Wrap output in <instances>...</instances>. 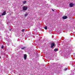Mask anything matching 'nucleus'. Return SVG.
<instances>
[{"label": "nucleus", "instance_id": "8", "mask_svg": "<svg viewBox=\"0 0 75 75\" xmlns=\"http://www.w3.org/2000/svg\"><path fill=\"white\" fill-rule=\"evenodd\" d=\"M27 3V2L25 1H24L23 2V4H25V3Z\"/></svg>", "mask_w": 75, "mask_h": 75}, {"label": "nucleus", "instance_id": "11", "mask_svg": "<svg viewBox=\"0 0 75 75\" xmlns=\"http://www.w3.org/2000/svg\"><path fill=\"white\" fill-rule=\"evenodd\" d=\"M25 31V30L24 29H23L22 30V32H24V31Z\"/></svg>", "mask_w": 75, "mask_h": 75}, {"label": "nucleus", "instance_id": "13", "mask_svg": "<svg viewBox=\"0 0 75 75\" xmlns=\"http://www.w3.org/2000/svg\"><path fill=\"white\" fill-rule=\"evenodd\" d=\"M64 71H67V68H66L64 69Z\"/></svg>", "mask_w": 75, "mask_h": 75}, {"label": "nucleus", "instance_id": "1", "mask_svg": "<svg viewBox=\"0 0 75 75\" xmlns=\"http://www.w3.org/2000/svg\"><path fill=\"white\" fill-rule=\"evenodd\" d=\"M27 10V6H23V10L25 11Z\"/></svg>", "mask_w": 75, "mask_h": 75}, {"label": "nucleus", "instance_id": "18", "mask_svg": "<svg viewBox=\"0 0 75 75\" xmlns=\"http://www.w3.org/2000/svg\"><path fill=\"white\" fill-rule=\"evenodd\" d=\"M74 70H75V69H74Z\"/></svg>", "mask_w": 75, "mask_h": 75}, {"label": "nucleus", "instance_id": "3", "mask_svg": "<svg viewBox=\"0 0 75 75\" xmlns=\"http://www.w3.org/2000/svg\"><path fill=\"white\" fill-rule=\"evenodd\" d=\"M54 46H55V43H52L51 44V48H53V47Z\"/></svg>", "mask_w": 75, "mask_h": 75}, {"label": "nucleus", "instance_id": "2", "mask_svg": "<svg viewBox=\"0 0 75 75\" xmlns=\"http://www.w3.org/2000/svg\"><path fill=\"white\" fill-rule=\"evenodd\" d=\"M74 6V4L73 3H70L69 4V6L70 7H72Z\"/></svg>", "mask_w": 75, "mask_h": 75}, {"label": "nucleus", "instance_id": "9", "mask_svg": "<svg viewBox=\"0 0 75 75\" xmlns=\"http://www.w3.org/2000/svg\"><path fill=\"white\" fill-rule=\"evenodd\" d=\"M25 47H23L21 48V50H24L25 48Z\"/></svg>", "mask_w": 75, "mask_h": 75}, {"label": "nucleus", "instance_id": "4", "mask_svg": "<svg viewBox=\"0 0 75 75\" xmlns=\"http://www.w3.org/2000/svg\"><path fill=\"white\" fill-rule=\"evenodd\" d=\"M27 56L26 54H24V59H25V60L27 59Z\"/></svg>", "mask_w": 75, "mask_h": 75}, {"label": "nucleus", "instance_id": "5", "mask_svg": "<svg viewBox=\"0 0 75 75\" xmlns=\"http://www.w3.org/2000/svg\"><path fill=\"white\" fill-rule=\"evenodd\" d=\"M63 19L64 20H65V19H67V18H68V17H67V16H63L62 17Z\"/></svg>", "mask_w": 75, "mask_h": 75}, {"label": "nucleus", "instance_id": "10", "mask_svg": "<svg viewBox=\"0 0 75 75\" xmlns=\"http://www.w3.org/2000/svg\"><path fill=\"white\" fill-rule=\"evenodd\" d=\"M45 30H47V26H46L45 27Z\"/></svg>", "mask_w": 75, "mask_h": 75}, {"label": "nucleus", "instance_id": "6", "mask_svg": "<svg viewBox=\"0 0 75 75\" xmlns=\"http://www.w3.org/2000/svg\"><path fill=\"white\" fill-rule=\"evenodd\" d=\"M6 11H4V12L2 14L1 16H4V15H6Z\"/></svg>", "mask_w": 75, "mask_h": 75}, {"label": "nucleus", "instance_id": "19", "mask_svg": "<svg viewBox=\"0 0 75 75\" xmlns=\"http://www.w3.org/2000/svg\"><path fill=\"white\" fill-rule=\"evenodd\" d=\"M0 58H1V57H0Z\"/></svg>", "mask_w": 75, "mask_h": 75}, {"label": "nucleus", "instance_id": "15", "mask_svg": "<svg viewBox=\"0 0 75 75\" xmlns=\"http://www.w3.org/2000/svg\"><path fill=\"white\" fill-rule=\"evenodd\" d=\"M52 11H54V10H53V9H52Z\"/></svg>", "mask_w": 75, "mask_h": 75}, {"label": "nucleus", "instance_id": "12", "mask_svg": "<svg viewBox=\"0 0 75 75\" xmlns=\"http://www.w3.org/2000/svg\"><path fill=\"white\" fill-rule=\"evenodd\" d=\"M27 15H28V13H26L25 15V16H27Z\"/></svg>", "mask_w": 75, "mask_h": 75}, {"label": "nucleus", "instance_id": "7", "mask_svg": "<svg viewBox=\"0 0 75 75\" xmlns=\"http://www.w3.org/2000/svg\"><path fill=\"white\" fill-rule=\"evenodd\" d=\"M58 49H55L54 50V51H55V52H57V51H58Z\"/></svg>", "mask_w": 75, "mask_h": 75}, {"label": "nucleus", "instance_id": "16", "mask_svg": "<svg viewBox=\"0 0 75 75\" xmlns=\"http://www.w3.org/2000/svg\"><path fill=\"white\" fill-rule=\"evenodd\" d=\"M10 31H11V29H10Z\"/></svg>", "mask_w": 75, "mask_h": 75}, {"label": "nucleus", "instance_id": "14", "mask_svg": "<svg viewBox=\"0 0 75 75\" xmlns=\"http://www.w3.org/2000/svg\"><path fill=\"white\" fill-rule=\"evenodd\" d=\"M1 48H4V46L3 45H2L1 47Z\"/></svg>", "mask_w": 75, "mask_h": 75}, {"label": "nucleus", "instance_id": "17", "mask_svg": "<svg viewBox=\"0 0 75 75\" xmlns=\"http://www.w3.org/2000/svg\"><path fill=\"white\" fill-rule=\"evenodd\" d=\"M1 17V15H0V17Z\"/></svg>", "mask_w": 75, "mask_h": 75}]
</instances>
